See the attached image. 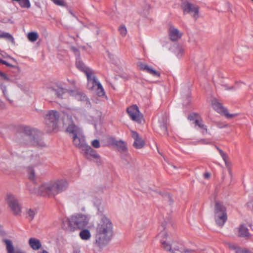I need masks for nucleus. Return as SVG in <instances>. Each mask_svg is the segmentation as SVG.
<instances>
[{
  "label": "nucleus",
  "instance_id": "f257e3e1",
  "mask_svg": "<svg viewBox=\"0 0 253 253\" xmlns=\"http://www.w3.org/2000/svg\"><path fill=\"white\" fill-rule=\"evenodd\" d=\"M69 186V181L65 178L56 179L42 183L35 189L37 194L51 197L66 191Z\"/></svg>",
  "mask_w": 253,
  "mask_h": 253
},
{
  "label": "nucleus",
  "instance_id": "f03ea898",
  "mask_svg": "<svg viewBox=\"0 0 253 253\" xmlns=\"http://www.w3.org/2000/svg\"><path fill=\"white\" fill-rule=\"evenodd\" d=\"M113 232V224L111 220L102 215L95 228V243L99 248L105 246L109 242Z\"/></svg>",
  "mask_w": 253,
  "mask_h": 253
},
{
  "label": "nucleus",
  "instance_id": "7ed1b4c3",
  "mask_svg": "<svg viewBox=\"0 0 253 253\" xmlns=\"http://www.w3.org/2000/svg\"><path fill=\"white\" fill-rule=\"evenodd\" d=\"M164 230L158 234V238L161 243L162 248L171 253H195V250L185 248L181 244L173 241L169 236L165 229V224H162Z\"/></svg>",
  "mask_w": 253,
  "mask_h": 253
},
{
  "label": "nucleus",
  "instance_id": "20e7f679",
  "mask_svg": "<svg viewBox=\"0 0 253 253\" xmlns=\"http://www.w3.org/2000/svg\"><path fill=\"white\" fill-rule=\"evenodd\" d=\"M89 217L88 215L79 213L71 216L63 222L62 227L70 232L76 229L84 228L88 224Z\"/></svg>",
  "mask_w": 253,
  "mask_h": 253
},
{
  "label": "nucleus",
  "instance_id": "39448f33",
  "mask_svg": "<svg viewBox=\"0 0 253 253\" xmlns=\"http://www.w3.org/2000/svg\"><path fill=\"white\" fill-rule=\"evenodd\" d=\"M66 131L72 138L74 145L82 151L87 145L81 129L75 124H71L68 126Z\"/></svg>",
  "mask_w": 253,
  "mask_h": 253
},
{
  "label": "nucleus",
  "instance_id": "423d86ee",
  "mask_svg": "<svg viewBox=\"0 0 253 253\" xmlns=\"http://www.w3.org/2000/svg\"><path fill=\"white\" fill-rule=\"evenodd\" d=\"M23 133L28 137L29 145L40 147L46 146L45 143L41 137L40 132L38 130L29 126H25Z\"/></svg>",
  "mask_w": 253,
  "mask_h": 253
},
{
  "label": "nucleus",
  "instance_id": "0eeeda50",
  "mask_svg": "<svg viewBox=\"0 0 253 253\" xmlns=\"http://www.w3.org/2000/svg\"><path fill=\"white\" fill-rule=\"evenodd\" d=\"M214 220L216 224L222 226L227 219L226 208L222 202L216 201L214 207Z\"/></svg>",
  "mask_w": 253,
  "mask_h": 253
},
{
  "label": "nucleus",
  "instance_id": "6e6552de",
  "mask_svg": "<svg viewBox=\"0 0 253 253\" xmlns=\"http://www.w3.org/2000/svg\"><path fill=\"white\" fill-rule=\"evenodd\" d=\"M60 117V113L57 110H52L45 112L44 121L48 127V131H51L56 128Z\"/></svg>",
  "mask_w": 253,
  "mask_h": 253
},
{
  "label": "nucleus",
  "instance_id": "1a4fd4ad",
  "mask_svg": "<svg viewBox=\"0 0 253 253\" xmlns=\"http://www.w3.org/2000/svg\"><path fill=\"white\" fill-rule=\"evenodd\" d=\"M6 201L12 214L15 216H20L22 207L17 197L12 194H8L6 197Z\"/></svg>",
  "mask_w": 253,
  "mask_h": 253
},
{
  "label": "nucleus",
  "instance_id": "9d476101",
  "mask_svg": "<svg viewBox=\"0 0 253 253\" xmlns=\"http://www.w3.org/2000/svg\"><path fill=\"white\" fill-rule=\"evenodd\" d=\"M181 8L184 13L191 14L195 20L199 17V7L196 4L184 0L181 3Z\"/></svg>",
  "mask_w": 253,
  "mask_h": 253
},
{
  "label": "nucleus",
  "instance_id": "9b49d317",
  "mask_svg": "<svg viewBox=\"0 0 253 253\" xmlns=\"http://www.w3.org/2000/svg\"><path fill=\"white\" fill-rule=\"evenodd\" d=\"M128 113L131 119L138 123L141 124L143 120V115L140 112L139 108L136 105H133L127 108Z\"/></svg>",
  "mask_w": 253,
  "mask_h": 253
},
{
  "label": "nucleus",
  "instance_id": "f8f14e48",
  "mask_svg": "<svg viewBox=\"0 0 253 253\" xmlns=\"http://www.w3.org/2000/svg\"><path fill=\"white\" fill-rule=\"evenodd\" d=\"M211 105L217 112L224 115L227 118H232L237 116L236 114H229L228 110L224 108L222 104L216 99H213L212 100Z\"/></svg>",
  "mask_w": 253,
  "mask_h": 253
},
{
  "label": "nucleus",
  "instance_id": "ddd939ff",
  "mask_svg": "<svg viewBox=\"0 0 253 253\" xmlns=\"http://www.w3.org/2000/svg\"><path fill=\"white\" fill-rule=\"evenodd\" d=\"M82 151L84 152L85 157L87 159H90L92 158L96 160V162L98 164L100 165L102 163V160L100 156L97 153L95 150L89 146L86 145Z\"/></svg>",
  "mask_w": 253,
  "mask_h": 253
},
{
  "label": "nucleus",
  "instance_id": "4468645a",
  "mask_svg": "<svg viewBox=\"0 0 253 253\" xmlns=\"http://www.w3.org/2000/svg\"><path fill=\"white\" fill-rule=\"evenodd\" d=\"M86 76L87 79V88L92 91L99 82L96 79L93 71L92 72L87 73Z\"/></svg>",
  "mask_w": 253,
  "mask_h": 253
},
{
  "label": "nucleus",
  "instance_id": "2eb2a0df",
  "mask_svg": "<svg viewBox=\"0 0 253 253\" xmlns=\"http://www.w3.org/2000/svg\"><path fill=\"white\" fill-rule=\"evenodd\" d=\"M131 137L134 140L133 146L136 149H142L145 145L144 140L140 137L136 131L131 130Z\"/></svg>",
  "mask_w": 253,
  "mask_h": 253
},
{
  "label": "nucleus",
  "instance_id": "dca6fc26",
  "mask_svg": "<svg viewBox=\"0 0 253 253\" xmlns=\"http://www.w3.org/2000/svg\"><path fill=\"white\" fill-rule=\"evenodd\" d=\"M237 236L241 238L248 239L251 237V234L249 232L247 225L244 224H240L237 228Z\"/></svg>",
  "mask_w": 253,
  "mask_h": 253
},
{
  "label": "nucleus",
  "instance_id": "f3484780",
  "mask_svg": "<svg viewBox=\"0 0 253 253\" xmlns=\"http://www.w3.org/2000/svg\"><path fill=\"white\" fill-rule=\"evenodd\" d=\"M169 38L172 41H177L182 35V33L172 25L169 26Z\"/></svg>",
  "mask_w": 253,
  "mask_h": 253
},
{
  "label": "nucleus",
  "instance_id": "a211bd4d",
  "mask_svg": "<svg viewBox=\"0 0 253 253\" xmlns=\"http://www.w3.org/2000/svg\"><path fill=\"white\" fill-rule=\"evenodd\" d=\"M138 67L140 70L145 71L154 77H159L160 76V74L159 72L154 70L153 68L149 66L146 64L143 63L142 62H139L138 63Z\"/></svg>",
  "mask_w": 253,
  "mask_h": 253
},
{
  "label": "nucleus",
  "instance_id": "6ab92c4d",
  "mask_svg": "<svg viewBox=\"0 0 253 253\" xmlns=\"http://www.w3.org/2000/svg\"><path fill=\"white\" fill-rule=\"evenodd\" d=\"M71 95L74 96L75 98L79 101L85 102L86 105L87 106H90V103L88 100L86 95L79 90H75L71 92Z\"/></svg>",
  "mask_w": 253,
  "mask_h": 253
},
{
  "label": "nucleus",
  "instance_id": "aec40b11",
  "mask_svg": "<svg viewBox=\"0 0 253 253\" xmlns=\"http://www.w3.org/2000/svg\"><path fill=\"white\" fill-rule=\"evenodd\" d=\"M5 245L7 253H26L25 252L21 250H14L13 246L11 241L8 239L3 240Z\"/></svg>",
  "mask_w": 253,
  "mask_h": 253
},
{
  "label": "nucleus",
  "instance_id": "412c9836",
  "mask_svg": "<svg viewBox=\"0 0 253 253\" xmlns=\"http://www.w3.org/2000/svg\"><path fill=\"white\" fill-rule=\"evenodd\" d=\"M30 247L33 250H39L42 247V244L40 241L35 238H31L28 242Z\"/></svg>",
  "mask_w": 253,
  "mask_h": 253
},
{
  "label": "nucleus",
  "instance_id": "4be33fe9",
  "mask_svg": "<svg viewBox=\"0 0 253 253\" xmlns=\"http://www.w3.org/2000/svg\"><path fill=\"white\" fill-rule=\"evenodd\" d=\"M113 144L117 147L119 151L120 152H125L127 151L126 144L125 141L122 140H114Z\"/></svg>",
  "mask_w": 253,
  "mask_h": 253
},
{
  "label": "nucleus",
  "instance_id": "5701e85b",
  "mask_svg": "<svg viewBox=\"0 0 253 253\" xmlns=\"http://www.w3.org/2000/svg\"><path fill=\"white\" fill-rule=\"evenodd\" d=\"M76 66L78 69L84 72L86 75H87V73L92 72L93 71L90 69L86 67L84 63L79 60L76 61Z\"/></svg>",
  "mask_w": 253,
  "mask_h": 253
},
{
  "label": "nucleus",
  "instance_id": "b1692460",
  "mask_svg": "<svg viewBox=\"0 0 253 253\" xmlns=\"http://www.w3.org/2000/svg\"><path fill=\"white\" fill-rule=\"evenodd\" d=\"M229 247L230 249L234 250L235 253H252L247 249L239 247L234 244H229Z\"/></svg>",
  "mask_w": 253,
  "mask_h": 253
},
{
  "label": "nucleus",
  "instance_id": "393cba45",
  "mask_svg": "<svg viewBox=\"0 0 253 253\" xmlns=\"http://www.w3.org/2000/svg\"><path fill=\"white\" fill-rule=\"evenodd\" d=\"M79 236L83 240H88L91 237V234L88 229L83 228L80 232Z\"/></svg>",
  "mask_w": 253,
  "mask_h": 253
},
{
  "label": "nucleus",
  "instance_id": "a878e982",
  "mask_svg": "<svg viewBox=\"0 0 253 253\" xmlns=\"http://www.w3.org/2000/svg\"><path fill=\"white\" fill-rule=\"evenodd\" d=\"M194 124L195 126H198L203 133L207 132V126L203 124L202 120L196 119Z\"/></svg>",
  "mask_w": 253,
  "mask_h": 253
},
{
  "label": "nucleus",
  "instance_id": "bb28decb",
  "mask_svg": "<svg viewBox=\"0 0 253 253\" xmlns=\"http://www.w3.org/2000/svg\"><path fill=\"white\" fill-rule=\"evenodd\" d=\"M160 126L162 129V130L164 131V134L167 135H169L167 131V118L165 116L163 118L162 121H160Z\"/></svg>",
  "mask_w": 253,
  "mask_h": 253
},
{
  "label": "nucleus",
  "instance_id": "cd10ccee",
  "mask_svg": "<svg viewBox=\"0 0 253 253\" xmlns=\"http://www.w3.org/2000/svg\"><path fill=\"white\" fill-rule=\"evenodd\" d=\"M90 117L94 121L99 120L101 116V113L95 109L91 110L89 112Z\"/></svg>",
  "mask_w": 253,
  "mask_h": 253
},
{
  "label": "nucleus",
  "instance_id": "c85d7f7f",
  "mask_svg": "<svg viewBox=\"0 0 253 253\" xmlns=\"http://www.w3.org/2000/svg\"><path fill=\"white\" fill-rule=\"evenodd\" d=\"M13 1L18 2L20 6L22 8H29L31 7V3L29 0H11Z\"/></svg>",
  "mask_w": 253,
  "mask_h": 253
},
{
  "label": "nucleus",
  "instance_id": "c756f323",
  "mask_svg": "<svg viewBox=\"0 0 253 253\" xmlns=\"http://www.w3.org/2000/svg\"><path fill=\"white\" fill-rule=\"evenodd\" d=\"M92 91L95 93L98 96H102L105 94L103 87L100 83L98 84V85H97L96 87L92 90Z\"/></svg>",
  "mask_w": 253,
  "mask_h": 253
},
{
  "label": "nucleus",
  "instance_id": "7c9ffc66",
  "mask_svg": "<svg viewBox=\"0 0 253 253\" xmlns=\"http://www.w3.org/2000/svg\"><path fill=\"white\" fill-rule=\"evenodd\" d=\"M39 38V35L36 32H31L28 33L27 38L29 41L34 42L36 41Z\"/></svg>",
  "mask_w": 253,
  "mask_h": 253
},
{
  "label": "nucleus",
  "instance_id": "2f4dec72",
  "mask_svg": "<svg viewBox=\"0 0 253 253\" xmlns=\"http://www.w3.org/2000/svg\"><path fill=\"white\" fill-rule=\"evenodd\" d=\"M0 38L5 39L9 41H10L12 43L14 42V39L13 37L9 33L3 32L0 34Z\"/></svg>",
  "mask_w": 253,
  "mask_h": 253
},
{
  "label": "nucleus",
  "instance_id": "473e14b6",
  "mask_svg": "<svg viewBox=\"0 0 253 253\" xmlns=\"http://www.w3.org/2000/svg\"><path fill=\"white\" fill-rule=\"evenodd\" d=\"M26 212L27 215V217L29 218V220H32L34 217V216L36 214V211L33 210L29 209L26 210Z\"/></svg>",
  "mask_w": 253,
  "mask_h": 253
},
{
  "label": "nucleus",
  "instance_id": "72a5a7b5",
  "mask_svg": "<svg viewBox=\"0 0 253 253\" xmlns=\"http://www.w3.org/2000/svg\"><path fill=\"white\" fill-rule=\"evenodd\" d=\"M217 149L218 150L224 163H226V162H228L229 161L228 156L226 153H225L224 152H223L222 150H221L218 147L217 148Z\"/></svg>",
  "mask_w": 253,
  "mask_h": 253
},
{
  "label": "nucleus",
  "instance_id": "f704fd0d",
  "mask_svg": "<svg viewBox=\"0 0 253 253\" xmlns=\"http://www.w3.org/2000/svg\"><path fill=\"white\" fill-rule=\"evenodd\" d=\"M28 176L29 178L31 180L34 179L35 177V172L34 170L32 168H29L28 169Z\"/></svg>",
  "mask_w": 253,
  "mask_h": 253
},
{
  "label": "nucleus",
  "instance_id": "c9c22d12",
  "mask_svg": "<svg viewBox=\"0 0 253 253\" xmlns=\"http://www.w3.org/2000/svg\"><path fill=\"white\" fill-rule=\"evenodd\" d=\"M175 52L176 53L177 56L178 57H180L182 56L184 53V49L182 47L177 46L176 48Z\"/></svg>",
  "mask_w": 253,
  "mask_h": 253
},
{
  "label": "nucleus",
  "instance_id": "e433bc0d",
  "mask_svg": "<svg viewBox=\"0 0 253 253\" xmlns=\"http://www.w3.org/2000/svg\"><path fill=\"white\" fill-rule=\"evenodd\" d=\"M56 5L61 6H65L66 3L63 0H51Z\"/></svg>",
  "mask_w": 253,
  "mask_h": 253
},
{
  "label": "nucleus",
  "instance_id": "4c0bfd02",
  "mask_svg": "<svg viewBox=\"0 0 253 253\" xmlns=\"http://www.w3.org/2000/svg\"><path fill=\"white\" fill-rule=\"evenodd\" d=\"M119 31L120 32V34L123 36L125 37L127 33V30L126 28L124 26H121L119 29Z\"/></svg>",
  "mask_w": 253,
  "mask_h": 253
},
{
  "label": "nucleus",
  "instance_id": "58836bf2",
  "mask_svg": "<svg viewBox=\"0 0 253 253\" xmlns=\"http://www.w3.org/2000/svg\"><path fill=\"white\" fill-rule=\"evenodd\" d=\"M55 91V94L58 97H61L62 95L64 93V90L62 88H58L57 89L54 90Z\"/></svg>",
  "mask_w": 253,
  "mask_h": 253
},
{
  "label": "nucleus",
  "instance_id": "ea45409f",
  "mask_svg": "<svg viewBox=\"0 0 253 253\" xmlns=\"http://www.w3.org/2000/svg\"><path fill=\"white\" fill-rule=\"evenodd\" d=\"M92 146L95 148H98L100 147V143L98 140H93L91 142Z\"/></svg>",
  "mask_w": 253,
  "mask_h": 253
},
{
  "label": "nucleus",
  "instance_id": "a19ab883",
  "mask_svg": "<svg viewBox=\"0 0 253 253\" xmlns=\"http://www.w3.org/2000/svg\"><path fill=\"white\" fill-rule=\"evenodd\" d=\"M2 92L3 93V94L4 95V96L7 98V99L9 101V102L10 103H11L12 102V100H11L9 97L8 96V95H7V89H6V87L4 86L3 88H2Z\"/></svg>",
  "mask_w": 253,
  "mask_h": 253
},
{
  "label": "nucleus",
  "instance_id": "79ce46f5",
  "mask_svg": "<svg viewBox=\"0 0 253 253\" xmlns=\"http://www.w3.org/2000/svg\"><path fill=\"white\" fill-rule=\"evenodd\" d=\"M35 160H37V162L35 163V164L36 165H38L39 164H40L42 163V161L41 160V159L39 158V157H35Z\"/></svg>",
  "mask_w": 253,
  "mask_h": 253
},
{
  "label": "nucleus",
  "instance_id": "37998d69",
  "mask_svg": "<svg viewBox=\"0 0 253 253\" xmlns=\"http://www.w3.org/2000/svg\"><path fill=\"white\" fill-rule=\"evenodd\" d=\"M0 76L1 77H2L4 80H8V77H7V75L2 72H0Z\"/></svg>",
  "mask_w": 253,
  "mask_h": 253
},
{
  "label": "nucleus",
  "instance_id": "c03bdc74",
  "mask_svg": "<svg viewBox=\"0 0 253 253\" xmlns=\"http://www.w3.org/2000/svg\"><path fill=\"white\" fill-rule=\"evenodd\" d=\"M231 162H230V161H228V162H226V163H225V165L226 166V167L228 168V169H229L230 166H231ZM229 172H231V170L230 169H229Z\"/></svg>",
  "mask_w": 253,
  "mask_h": 253
},
{
  "label": "nucleus",
  "instance_id": "a18cd8bd",
  "mask_svg": "<svg viewBox=\"0 0 253 253\" xmlns=\"http://www.w3.org/2000/svg\"><path fill=\"white\" fill-rule=\"evenodd\" d=\"M247 206L251 210H253V202L251 201L247 203Z\"/></svg>",
  "mask_w": 253,
  "mask_h": 253
},
{
  "label": "nucleus",
  "instance_id": "49530a36",
  "mask_svg": "<svg viewBox=\"0 0 253 253\" xmlns=\"http://www.w3.org/2000/svg\"><path fill=\"white\" fill-rule=\"evenodd\" d=\"M0 63L6 65V66H7L8 67H12V66L10 64L7 63L6 61H5L4 60H3L2 59L0 61Z\"/></svg>",
  "mask_w": 253,
  "mask_h": 253
},
{
  "label": "nucleus",
  "instance_id": "de8ad7c7",
  "mask_svg": "<svg viewBox=\"0 0 253 253\" xmlns=\"http://www.w3.org/2000/svg\"><path fill=\"white\" fill-rule=\"evenodd\" d=\"M204 176L206 179H209L211 176V174L209 172H206L204 174Z\"/></svg>",
  "mask_w": 253,
  "mask_h": 253
},
{
  "label": "nucleus",
  "instance_id": "09e8293b",
  "mask_svg": "<svg viewBox=\"0 0 253 253\" xmlns=\"http://www.w3.org/2000/svg\"><path fill=\"white\" fill-rule=\"evenodd\" d=\"M72 50L76 53V54H78L79 53V51L76 48V47H72Z\"/></svg>",
  "mask_w": 253,
  "mask_h": 253
},
{
  "label": "nucleus",
  "instance_id": "8fccbe9b",
  "mask_svg": "<svg viewBox=\"0 0 253 253\" xmlns=\"http://www.w3.org/2000/svg\"><path fill=\"white\" fill-rule=\"evenodd\" d=\"M68 82L72 84L73 85H75V84H76V82L75 80H68Z\"/></svg>",
  "mask_w": 253,
  "mask_h": 253
},
{
  "label": "nucleus",
  "instance_id": "3c124183",
  "mask_svg": "<svg viewBox=\"0 0 253 253\" xmlns=\"http://www.w3.org/2000/svg\"><path fill=\"white\" fill-rule=\"evenodd\" d=\"M80 252L79 248H76L74 250V253H79Z\"/></svg>",
  "mask_w": 253,
  "mask_h": 253
},
{
  "label": "nucleus",
  "instance_id": "603ef678",
  "mask_svg": "<svg viewBox=\"0 0 253 253\" xmlns=\"http://www.w3.org/2000/svg\"><path fill=\"white\" fill-rule=\"evenodd\" d=\"M188 119L190 120H194L193 119V115H190L188 117Z\"/></svg>",
  "mask_w": 253,
  "mask_h": 253
},
{
  "label": "nucleus",
  "instance_id": "864d4df0",
  "mask_svg": "<svg viewBox=\"0 0 253 253\" xmlns=\"http://www.w3.org/2000/svg\"><path fill=\"white\" fill-rule=\"evenodd\" d=\"M41 253H48L47 251L43 250L42 251Z\"/></svg>",
  "mask_w": 253,
  "mask_h": 253
},
{
  "label": "nucleus",
  "instance_id": "5fc2aeb1",
  "mask_svg": "<svg viewBox=\"0 0 253 253\" xmlns=\"http://www.w3.org/2000/svg\"><path fill=\"white\" fill-rule=\"evenodd\" d=\"M2 104V102L1 101V100H0V107H1V106Z\"/></svg>",
  "mask_w": 253,
  "mask_h": 253
},
{
  "label": "nucleus",
  "instance_id": "6e6d98bb",
  "mask_svg": "<svg viewBox=\"0 0 253 253\" xmlns=\"http://www.w3.org/2000/svg\"><path fill=\"white\" fill-rule=\"evenodd\" d=\"M252 1H253V0H251Z\"/></svg>",
  "mask_w": 253,
  "mask_h": 253
}]
</instances>
